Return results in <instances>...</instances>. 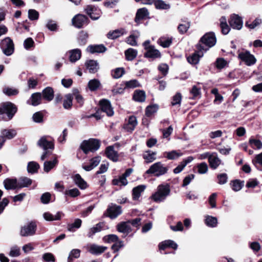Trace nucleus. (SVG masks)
I'll use <instances>...</instances> for the list:
<instances>
[{
  "mask_svg": "<svg viewBox=\"0 0 262 262\" xmlns=\"http://www.w3.org/2000/svg\"><path fill=\"white\" fill-rule=\"evenodd\" d=\"M189 27V23L188 22H185L179 25L178 30L181 33H184L187 31Z\"/></svg>",
  "mask_w": 262,
  "mask_h": 262,
  "instance_id": "774afa93",
  "label": "nucleus"
},
{
  "mask_svg": "<svg viewBox=\"0 0 262 262\" xmlns=\"http://www.w3.org/2000/svg\"><path fill=\"white\" fill-rule=\"evenodd\" d=\"M87 19L88 18L85 15L77 14L73 18L72 20V24L75 27L80 28L84 24L86 23Z\"/></svg>",
  "mask_w": 262,
  "mask_h": 262,
  "instance_id": "ddd939ff",
  "label": "nucleus"
},
{
  "mask_svg": "<svg viewBox=\"0 0 262 262\" xmlns=\"http://www.w3.org/2000/svg\"><path fill=\"white\" fill-rule=\"evenodd\" d=\"M145 186L143 185H139L133 189V198L134 200H138L141 195V193L144 191Z\"/></svg>",
  "mask_w": 262,
  "mask_h": 262,
  "instance_id": "f704fd0d",
  "label": "nucleus"
},
{
  "mask_svg": "<svg viewBox=\"0 0 262 262\" xmlns=\"http://www.w3.org/2000/svg\"><path fill=\"white\" fill-rule=\"evenodd\" d=\"M106 249V247L91 244L88 246V250L92 254L99 255L104 252Z\"/></svg>",
  "mask_w": 262,
  "mask_h": 262,
  "instance_id": "2eb2a0df",
  "label": "nucleus"
},
{
  "mask_svg": "<svg viewBox=\"0 0 262 262\" xmlns=\"http://www.w3.org/2000/svg\"><path fill=\"white\" fill-rule=\"evenodd\" d=\"M249 143L251 145L252 147L255 146L258 149H260L262 148V142L259 140L250 139L249 140Z\"/></svg>",
  "mask_w": 262,
  "mask_h": 262,
  "instance_id": "0e129e2a",
  "label": "nucleus"
},
{
  "mask_svg": "<svg viewBox=\"0 0 262 262\" xmlns=\"http://www.w3.org/2000/svg\"><path fill=\"white\" fill-rule=\"evenodd\" d=\"M82 221L80 219H77L72 224L68 225V230L70 231H74V228H79L80 227Z\"/></svg>",
  "mask_w": 262,
  "mask_h": 262,
  "instance_id": "8fccbe9b",
  "label": "nucleus"
},
{
  "mask_svg": "<svg viewBox=\"0 0 262 262\" xmlns=\"http://www.w3.org/2000/svg\"><path fill=\"white\" fill-rule=\"evenodd\" d=\"M144 56L146 57L156 58L161 57V53L159 50L155 49L154 46H153L151 48L146 52Z\"/></svg>",
  "mask_w": 262,
  "mask_h": 262,
  "instance_id": "2f4dec72",
  "label": "nucleus"
},
{
  "mask_svg": "<svg viewBox=\"0 0 262 262\" xmlns=\"http://www.w3.org/2000/svg\"><path fill=\"white\" fill-rule=\"evenodd\" d=\"M138 52L133 48H129L125 51L126 59L128 61L133 60L137 56Z\"/></svg>",
  "mask_w": 262,
  "mask_h": 262,
  "instance_id": "72a5a7b5",
  "label": "nucleus"
},
{
  "mask_svg": "<svg viewBox=\"0 0 262 262\" xmlns=\"http://www.w3.org/2000/svg\"><path fill=\"white\" fill-rule=\"evenodd\" d=\"M156 152L147 150L144 152L143 157L146 163H149L152 162L156 159Z\"/></svg>",
  "mask_w": 262,
  "mask_h": 262,
  "instance_id": "c756f323",
  "label": "nucleus"
},
{
  "mask_svg": "<svg viewBox=\"0 0 262 262\" xmlns=\"http://www.w3.org/2000/svg\"><path fill=\"white\" fill-rule=\"evenodd\" d=\"M36 225L35 223L31 222L23 226L20 231V234L22 236H32L35 233Z\"/></svg>",
  "mask_w": 262,
  "mask_h": 262,
  "instance_id": "0eeeda50",
  "label": "nucleus"
},
{
  "mask_svg": "<svg viewBox=\"0 0 262 262\" xmlns=\"http://www.w3.org/2000/svg\"><path fill=\"white\" fill-rule=\"evenodd\" d=\"M3 91L4 94L9 96L16 95L18 94V90L9 87L5 88Z\"/></svg>",
  "mask_w": 262,
  "mask_h": 262,
  "instance_id": "864d4df0",
  "label": "nucleus"
},
{
  "mask_svg": "<svg viewBox=\"0 0 262 262\" xmlns=\"http://www.w3.org/2000/svg\"><path fill=\"white\" fill-rule=\"evenodd\" d=\"M148 15V11L145 8L139 9L137 12L135 18L136 22H138L140 20L145 18Z\"/></svg>",
  "mask_w": 262,
  "mask_h": 262,
  "instance_id": "58836bf2",
  "label": "nucleus"
},
{
  "mask_svg": "<svg viewBox=\"0 0 262 262\" xmlns=\"http://www.w3.org/2000/svg\"><path fill=\"white\" fill-rule=\"evenodd\" d=\"M73 97L70 94H67L65 96V99L63 101V106L65 109H69L72 105Z\"/></svg>",
  "mask_w": 262,
  "mask_h": 262,
  "instance_id": "a18cd8bd",
  "label": "nucleus"
},
{
  "mask_svg": "<svg viewBox=\"0 0 262 262\" xmlns=\"http://www.w3.org/2000/svg\"><path fill=\"white\" fill-rule=\"evenodd\" d=\"M165 157L169 160H176L183 155V154L178 150H172L169 152H166Z\"/></svg>",
  "mask_w": 262,
  "mask_h": 262,
  "instance_id": "ea45409f",
  "label": "nucleus"
},
{
  "mask_svg": "<svg viewBox=\"0 0 262 262\" xmlns=\"http://www.w3.org/2000/svg\"><path fill=\"white\" fill-rule=\"evenodd\" d=\"M106 48L102 45L90 46L87 50L91 53H103L106 51Z\"/></svg>",
  "mask_w": 262,
  "mask_h": 262,
  "instance_id": "7c9ffc66",
  "label": "nucleus"
},
{
  "mask_svg": "<svg viewBox=\"0 0 262 262\" xmlns=\"http://www.w3.org/2000/svg\"><path fill=\"white\" fill-rule=\"evenodd\" d=\"M108 216L111 219H115L122 213L121 207L114 204H111L107 209Z\"/></svg>",
  "mask_w": 262,
  "mask_h": 262,
  "instance_id": "9d476101",
  "label": "nucleus"
},
{
  "mask_svg": "<svg viewBox=\"0 0 262 262\" xmlns=\"http://www.w3.org/2000/svg\"><path fill=\"white\" fill-rule=\"evenodd\" d=\"M140 84L139 82L135 79L131 80L125 82V87L127 88H135L137 87H140Z\"/></svg>",
  "mask_w": 262,
  "mask_h": 262,
  "instance_id": "052dcab7",
  "label": "nucleus"
},
{
  "mask_svg": "<svg viewBox=\"0 0 262 262\" xmlns=\"http://www.w3.org/2000/svg\"><path fill=\"white\" fill-rule=\"evenodd\" d=\"M32 180L27 177L20 178L17 183L18 188H21L23 187H27L32 184Z\"/></svg>",
  "mask_w": 262,
  "mask_h": 262,
  "instance_id": "4c0bfd02",
  "label": "nucleus"
},
{
  "mask_svg": "<svg viewBox=\"0 0 262 262\" xmlns=\"http://www.w3.org/2000/svg\"><path fill=\"white\" fill-rule=\"evenodd\" d=\"M43 98L48 101H51L54 98V91L51 87H47L42 91Z\"/></svg>",
  "mask_w": 262,
  "mask_h": 262,
  "instance_id": "cd10ccee",
  "label": "nucleus"
},
{
  "mask_svg": "<svg viewBox=\"0 0 262 262\" xmlns=\"http://www.w3.org/2000/svg\"><path fill=\"white\" fill-rule=\"evenodd\" d=\"M64 214L61 212H57L55 215H53L49 212H45L43 214L44 219L47 221H53L60 220Z\"/></svg>",
  "mask_w": 262,
  "mask_h": 262,
  "instance_id": "412c9836",
  "label": "nucleus"
},
{
  "mask_svg": "<svg viewBox=\"0 0 262 262\" xmlns=\"http://www.w3.org/2000/svg\"><path fill=\"white\" fill-rule=\"evenodd\" d=\"M168 168L161 162H157L152 164L145 173L159 177L167 173Z\"/></svg>",
  "mask_w": 262,
  "mask_h": 262,
  "instance_id": "7ed1b4c3",
  "label": "nucleus"
},
{
  "mask_svg": "<svg viewBox=\"0 0 262 262\" xmlns=\"http://www.w3.org/2000/svg\"><path fill=\"white\" fill-rule=\"evenodd\" d=\"M231 185L232 188L234 191H238L242 188L244 185V182L236 180L232 182Z\"/></svg>",
  "mask_w": 262,
  "mask_h": 262,
  "instance_id": "603ef678",
  "label": "nucleus"
},
{
  "mask_svg": "<svg viewBox=\"0 0 262 262\" xmlns=\"http://www.w3.org/2000/svg\"><path fill=\"white\" fill-rule=\"evenodd\" d=\"M85 11L88 15L94 20L98 19L101 14V10L92 5H88L85 8Z\"/></svg>",
  "mask_w": 262,
  "mask_h": 262,
  "instance_id": "9b49d317",
  "label": "nucleus"
},
{
  "mask_svg": "<svg viewBox=\"0 0 262 262\" xmlns=\"http://www.w3.org/2000/svg\"><path fill=\"white\" fill-rule=\"evenodd\" d=\"M140 36V33L138 31H134L126 39V42L133 46L137 45L136 39Z\"/></svg>",
  "mask_w": 262,
  "mask_h": 262,
  "instance_id": "a878e982",
  "label": "nucleus"
},
{
  "mask_svg": "<svg viewBox=\"0 0 262 262\" xmlns=\"http://www.w3.org/2000/svg\"><path fill=\"white\" fill-rule=\"evenodd\" d=\"M80 194V191L77 188H73L68 190H66L65 194L69 195L71 197L74 198L79 195Z\"/></svg>",
  "mask_w": 262,
  "mask_h": 262,
  "instance_id": "e2e57ef3",
  "label": "nucleus"
},
{
  "mask_svg": "<svg viewBox=\"0 0 262 262\" xmlns=\"http://www.w3.org/2000/svg\"><path fill=\"white\" fill-rule=\"evenodd\" d=\"M85 66L91 73H95L99 69L98 63L93 60H90L85 62Z\"/></svg>",
  "mask_w": 262,
  "mask_h": 262,
  "instance_id": "5701e85b",
  "label": "nucleus"
},
{
  "mask_svg": "<svg viewBox=\"0 0 262 262\" xmlns=\"http://www.w3.org/2000/svg\"><path fill=\"white\" fill-rule=\"evenodd\" d=\"M100 142L95 139H90L83 141L80 144V148L84 154H88L89 152H94L100 147Z\"/></svg>",
  "mask_w": 262,
  "mask_h": 262,
  "instance_id": "20e7f679",
  "label": "nucleus"
},
{
  "mask_svg": "<svg viewBox=\"0 0 262 262\" xmlns=\"http://www.w3.org/2000/svg\"><path fill=\"white\" fill-rule=\"evenodd\" d=\"M146 98L145 93L143 91L136 90L135 91L133 95L134 100L139 102H143Z\"/></svg>",
  "mask_w": 262,
  "mask_h": 262,
  "instance_id": "e433bc0d",
  "label": "nucleus"
},
{
  "mask_svg": "<svg viewBox=\"0 0 262 262\" xmlns=\"http://www.w3.org/2000/svg\"><path fill=\"white\" fill-rule=\"evenodd\" d=\"M117 229L119 232L126 234H127L131 231L129 222H123L118 224Z\"/></svg>",
  "mask_w": 262,
  "mask_h": 262,
  "instance_id": "4be33fe9",
  "label": "nucleus"
},
{
  "mask_svg": "<svg viewBox=\"0 0 262 262\" xmlns=\"http://www.w3.org/2000/svg\"><path fill=\"white\" fill-rule=\"evenodd\" d=\"M37 145L44 150L53 149L54 144L52 141H48L46 137H42L37 142Z\"/></svg>",
  "mask_w": 262,
  "mask_h": 262,
  "instance_id": "dca6fc26",
  "label": "nucleus"
},
{
  "mask_svg": "<svg viewBox=\"0 0 262 262\" xmlns=\"http://www.w3.org/2000/svg\"><path fill=\"white\" fill-rule=\"evenodd\" d=\"M209 163L210 167L215 169L221 164L222 161L216 152H212L209 156Z\"/></svg>",
  "mask_w": 262,
  "mask_h": 262,
  "instance_id": "4468645a",
  "label": "nucleus"
},
{
  "mask_svg": "<svg viewBox=\"0 0 262 262\" xmlns=\"http://www.w3.org/2000/svg\"><path fill=\"white\" fill-rule=\"evenodd\" d=\"M119 238L117 235L115 234H109L104 236L103 237V241L106 243H115L117 242Z\"/></svg>",
  "mask_w": 262,
  "mask_h": 262,
  "instance_id": "49530a36",
  "label": "nucleus"
},
{
  "mask_svg": "<svg viewBox=\"0 0 262 262\" xmlns=\"http://www.w3.org/2000/svg\"><path fill=\"white\" fill-rule=\"evenodd\" d=\"M5 187L6 189H14L18 188L16 179H7L4 181Z\"/></svg>",
  "mask_w": 262,
  "mask_h": 262,
  "instance_id": "c85d7f7f",
  "label": "nucleus"
},
{
  "mask_svg": "<svg viewBox=\"0 0 262 262\" xmlns=\"http://www.w3.org/2000/svg\"><path fill=\"white\" fill-rule=\"evenodd\" d=\"M58 163L57 158H55L53 161H46L44 163L43 168L45 171L48 172L53 168H54Z\"/></svg>",
  "mask_w": 262,
  "mask_h": 262,
  "instance_id": "a19ab883",
  "label": "nucleus"
},
{
  "mask_svg": "<svg viewBox=\"0 0 262 262\" xmlns=\"http://www.w3.org/2000/svg\"><path fill=\"white\" fill-rule=\"evenodd\" d=\"M200 42L207 47L198 46V63L199 58L203 56L204 53L215 45L216 42L215 35L212 32L207 33L201 38Z\"/></svg>",
  "mask_w": 262,
  "mask_h": 262,
  "instance_id": "f257e3e1",
  "label": "nucleus"
},
{
  "mask_svg": "<svg viewBox=\"0 0 262 262\" xmlns=\"http://www.w3.org/2000/svg\"><path fill=\"white\" fill-rule=\"evenodd\" d=\"M170 188L168 184H160L157 188L156 191L152 194L151 199L157 203L164 201L170 194Z\"/></svg>",
  "mask_w": 262,
  "mask_h": 262,
  "instance_id": "f03ea898",
  "label": "nucleus"
},
{
  "mask_svg": "<svg viewBox=\"0 0 262 262\" xmlns=\"http://www.w3.org/2000/svg\"><path fill=\"white\" fill-rule=\"evenodd\" d=\"M171 42V39L170 38L165 37H161L158 40V43L164 48H167L169 47Z\"/></svg>",
  "mask_w": 262,
  "mask_h": 262,
  "instance_id": "c03bdc74",
  "label": "nucleus"
},
{
  "mask_svg": "<svg viewBox=\"0 0 262 262\" xmlns=\"http://www.w3.org/2000/svg\"><path fill=\"white\" fill-rule=\"evenodd\" d=\"M158 109V105L155 104L147 106L146 109V115L148 117L151 116L153 114L157 112Z\"/></svg>",
  "mask_w": 262,
  "mask_h": 262,
  "instance_id": "4d7b16f0",
  "label": "nucleus"
},
{
  "mask_svg": "<svg viewBox=\"0 0 262 262\" xmlns=\"http://www.w3.org/2000/svg\"><path fill=\"white\" fill-rule=\"evenodd\" d=\"M80 251L79 249H73L72 250L68 257V262H72V257L73 258H78L80 256Z\"/></svg>",
  "mask_w": 262,
  "mask_h": 262,
  "instance_id": "bf43d9fd",
  "label": "nucleus"
},
{
  "mask_svg": "<svg viewBox=\"0 0 262 262\" xmlns=\"http://www.w3.org/2000/svg\"><path fill=\"white\" fill-rule=\"evenodd\" d=\"M102 228V225L101 224L99 223L97 224L95 226L91 228L90 229V232L88 234V236L89 237L92 236L95 233L100 232Z\"/></svg>",
  "mask_w": 262,
  "mask_h": 262,
  "instance_id": "13d9d810",
  "label": "nucleus"
},
{
  "mask_svg": "<svg viewBox=\"0 0 262 262\" xmlns=\"http://www.w3.org/2000/svg\"><path fill=\"white\" fill-rule=\"evenodd\" d=\"M126 33V31L124 29L121 28L113 31H110L107 34V36L109 39H115L117 38Z\"/></svg>",
  "mask_w": 262,
  "mask_h": 262,
  "instance_id": "aec40b11",
  "label": "nucleus"
},
{
  "mask_svg": "<svg viewBox=\"0 0 262 262\" xmlns=\"http://www.w3.org/2000/svg\"><path fill=\"white\" fill-rule=\"evenodd\" d=\"M16 111V107L11 102H4L0 105V115L6 114L9 120L12 118Z\"/></svg>",
  "mask_w": 262,
  "mask_h": 262,
  "instance_id": "39448f33",
  "label": "nucleus"
},
{
  "mask_svg": "<svg viewBox=\"0 0 262 262\" xmlns=\"http://www.w3.org/2000/svg\"><path fill=\"white\" fill-rule=\"evenodd\" d=\"M100 85V83L99 81L96 79L91 80L88 83V87L92 91L96 90Z\"/></svg>",
  "mask_w": 262,
  "mask_h": 262,
  "instance_id": "de8ad7c7",
  "label": "nucleus"
},
{
  "mask_svg": "<svg viewBox=\"0 0 262 262\" xmlns=\"http://www.w3.org/2000/svg\"><path fill=\"white\" fill-rule=\"evenodd\" d=\"M20 249L17 246H14L10 249L9 255L11 257H17L20 255Z\"/></svg>",
  "mask_w": 262,
  "mask_h": 262,
  "instance_id": "69168bd1",
  "label": "nucleus"
},
{
  "mask_svg": "<svg viewBox=\"0 0 262 262\" xmlns=\"http://www.w3.org/2000/svg\"><path fill=\"white\" fill-rule=\"evenodd\" d=\"M28 17L31 20H37L39 17V13L34 9H30L28 11Z\"/></svg>",
  "mask_w": 262,
  "mask_h": 262,
  "instance_id": "680f3d73",
  "label": "nucleus"
},
{
  "mask_svg": "<svg viewBox=\"0 0 262 262\" xmlns=\"http://www.w3.org/2000/svg\"><path fill=\"white\" fill-rule=\"evenodd\" d=\"M99 104L101 110L105 112L107 116H112L114 115V111L109 100L102 99L100 101Z\"/></svg>",
  "mask_w": 262,
  "mask_h": 262,
  "instance_id": "f8f14e48",
  "label": "nucleus"
},
{
  "mask_svg": "<svg viewBox=\"0 0 262 262\" xmlns=\"http://www.w3.org/2000/svg\"><path fill=\"white\" fill-rule=\"evenodd\" d=\"M70 60L72 62L77 61L81 57V53L79 49L72 50L70 52Z\"/></svg>",
  "mask_w": 262,
  "mask_h": 262,
  "instance_id": "c9c22d12",
  "label": "nucleus"
},
{
  "mask_svg": "<svg viewBox=\"0 0 262 262\" xmlns=\"http://www.w3.org/2000/svg\"><path fill=\"white\" fill-rule=\"evenodd\" d=\"M238 57L246 65L252 66L255 63L256 59L252 54L248 51L242 52L238 54Z\"/></svg>",
  "mask_w": 262,
  "mask_h": 262,
  "instance_id": "6e6552de",
  "label": "nucleus"
},
{
  "mask_svg": "<svg viewBox=\"0 0 262 262\" xmlns=\"http://www.w3.org/2000/svg\"><path fill=\"white\" fill-rule=\"evenodd\" d=\"M75 184L81 189H86L88 185L79 174H76L72 177Z\"/></svg>",
  "mask_w": 262,
  "mask_h": 262,
  "instance_id": "f3484780",
  "label": "nucleus"
},
{
  "mask_svg": "<svg viewBox=\"0 0 262 262\" xmlns=\"http://www.w3.org/2000/svg\"><path fill=\"white\" fill-rule=\"evenodd\" d=\"M137 120L135 116H130L128 119V123L125 125L124 128L128 132L133 131L137 125Z\"/></svg>",
  "mask_w": 262,
  "mask_h": 262,
  "instance_id": "bb28decb",
  "label": "nucleus"
},
{
  "mask_svg": "<svg viewBox=\"0 0 262 262\" xmlns=\"http://www.w3.org/2000/svg\"><path fill=\"white\" fill-rule=\"evenodd\" d=\"M0 47L4 54L10 56L14 52V44L9 37H6L0 43Z\"/></svg>",
  "mask_w": 262,
  "mask_h": 262,
  "instance_id": "423d86ee",
  "label": "nucleus"
},
{
  "mask_svg": "<svg viewBox=\"0 0 262 262\" xmlns=\"http://www.w3.org/2000/svg\"><path fill=\"white\" fill-rule=\"evenodd\" d=\"M41 95L40 93H33L30 98L31 101V104L33 106H36L41 102Z\"/></svg>",
  "mask_w": 262,
  "mask_h": 262,
  "instance_id": "79ce46f5",
  "label": "nucleus"
},
{
  "mask_svg": "<svg viewBox=\"0 0 262 262\" xmlns=\"http://www.w3.org/2000/svg\"><path fill=\"white\" fill-rule=\"evenodd\" d=\"M3 135V137H6L8 139H11L14 137L15 135H16V133L15 130L13 129H4L2 131V133Z\"/></svg>",
  "mask_w": 262,
  "mask_h": 262,
  "instance_id": "09e8293b",
  "label": "nucleus"
},
{
  "mask_svg": "<svg viewBox=\"0 0 262 262\" xmlns=\"http://www.w3.org/2000/svg\"><path fill=\"white\" fill-rule=\"evenodd\" d=\"M124 246L123 243L122 241H118L115 243L111 247L112 249L114 251V252H118L120 248Z\"/></svg>",
  "mask_w": 262,
  "mask_h": 262,
  "instance_id": "338daca9",
  "label": "nucleus"
},
{
  "mask_svg": "<svg viewBox=\"0 0 262 262\" xmlns=\"http://www.w3.org/2000/svg\"><path fill=\"white\" fill-rule=\"evenodd\" d=\"M155 6L156 8L159 9H168L170 8L169 4H166L162 0H158L155 2Z\"/></svg>",
  "mask_w": 262,
  "mask_h": 262,
  "instance_id": "5fc2aeb1",
  "label": "nucleus"
},
{
  "mask_svg": "<svg viewBox=\"0 0 262 262\" xmlns=\"http://www.w3.org/2000/svg\"><path fill=\"white\" fill-rule=\"evenodd\" d=\"M105 154L107 157L113 161L116 162L118 159V154L116 151L114 150L113 146H108L106 148Z\"/></svg>",
  "mask_w": 262,
  "mask_h": 262,
  "instance_id": "6ab92c4d",
  "label": "nucleus"
},
{
  "mask_svg": "<svg viewBox=\"0 0 262 262\" xmlns=\"http://www.w3.org/2000/svg\"><path fill=\"white\" fill-rule=\"evenodd\" d=\"M39 165L35 162H30L28 164L27 169L30 173H34L39 168Z\"/></svg>",
  "mask_w": 262,
  "mask_h": 262,
  "instance_id": "3c124183",
  "label": "nucleus"
},
{
  "mask_svg": "<svg viewBox=\"0 0 262 262\" xmlns=\"http://www.w3.org/2000/svg\"><path fill=\"white\" fill-rule=\"evenodd\" d=\"M205 224L209 227H215L217 224L216 217L212 216H207L205 219Z\"/></svg>",
  "mask_w": 262,
  "mask_h": 262,
  "instance_id": "37998d69",
  "label": "nucleus"
},
{
  "mask_svg": "<svg viewBox=\"0 0 262 262\" xmlns=\"http://www.w3.org/2000/svg\"><path fill=\"white\" fill-rule=\"evenodd\" d=\"M215 67L219 70L225 68L228 65V62L224 58H217L214 63Z\"/></svg>",
  "mask_w": 262,
  "mask_h": 262,
  "instance_id": "473e14b6",
  "label": "nucleus"
},
{
  "mask_svg": "<svg viewBox=\"0 0 262 262\" xmlns=\"http://www.w3.org/2000/svg\"><path fill=\"white\" fill-rule=\"evenodd\" d=\"M168 247L176 249L178 247V245L174 241L171 240H166L160 243L159 245L160 250H164Z\"/></svg>",
  "mask_w": 262,
  "mask_h": 262,
  "instance_id": "b1692460",
  "label": "nucleus"
},
{
  "mask_svg": "<svg viewBox=\"0 0 262 262\" xmlns=\"http://www.w3.org/2000/svg\"><path fill=\"white\" fill-rule=\"evenodd\" d=\"M101 157L97 156L91 159L90 164L82 166V168L86 171H89L97 166L101 161Z\"/></svg>",
  "mask_w": 262,
  "mask_h": 262,
  "instance_id": "a211bd4d",
  "label": "nucleus"
},
{
  "mask_svg": "<svg viewBox=\"0 0 262 262\" xmlns=\"http://www.w3.org/2000/svg\"><path fill=\"white\" fill-rule=\"evenodd\" d=\"M208 170V166L206 163L202 162L198 164V172L200 174H205Z\"/></svg>",
  "mask_w": 262,
  "mask_h": 262,
  "instance_id": "6e6d98bb",
  "label": "nucleus"
},
{
  "mask_svg": "<svg viewBox=\"0 0 262 262\" xmlns=\"http://www.w3.org/2000/svg\"><path fill=\"white\" fill-rule=\"evenodd\" d=\"M193 158L192 157H189L186 159L184 160L181 162L180 164L173 169V172L174 173H179L181 172L185 167L189 163H190Z\"/></svg>",
  "mask_w": 262,
  "mask_h": 262,
  "instance_id": "393cba45",
  "label": "nucleus"
},
{
  "mask_svg": "<svg viewBox=\"0 0 262 262\" xmlns=\"http://www.w3.org/2000/svg\"><path fill=\"white\" fill-rule=\"evenodd\" d=\"M229 23L232 28L237 30H240L243 25L242 17L235 14L231 15Z\"/></svg>",
  "mask_w": 262,
  "mask_h": 262,
  "instance_id": "1a4fd4ad",
  "label": "nucleus"
}]
</instances>
